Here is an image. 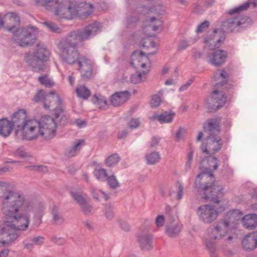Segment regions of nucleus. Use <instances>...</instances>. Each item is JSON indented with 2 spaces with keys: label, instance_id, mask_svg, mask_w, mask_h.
Segmentation results:
<instances>
[{
  "label": "nucleus",
  "instance_id": "09e8293b",
  "mask_svg": "<svg viewBox=\"0 0 257 257\" xmlns=\"http://www.w3.org/2000/svg\"><path fill=\"white\" fill-rule=\"evenodd\" d=\"M209 166L210 167H212L215 170H217L218 167V160L215 157L212 156H209L206 157Z\"/></svg>",
  "mask_w": 257,
  "mask_h": 257
},
{
  "label": "nucleus",
  "instance_id": "f3484780",
  "mask_svg": "<svg viewBox=\"0 0 257 257\" xmlns=\"http://www.w3.org/2000/svg\"><path fill=\"white\" fill-rule=\"evenodd\" d=\"M243 248L250 251L257 246V230L247 234L242 241Z\"/></svg>",
  "mask_w": 257,
  "mask_h": 257
},
{
  "label": "nucleus",
  "instance_id": "a878e982",
  "mask_svg": "<svg viewBox=\"0 0 257 257\" xmlns=\"http://www.w3.org/2000/svg\"><path fill=\"white\" fill-rule=\"evenodd\" d=\"M14 126L12 122L7 118L0 119V135L4 137L9 136Z\"/></svg>",
  "mask_w": 257,
  "mask_h": 257
},
{
  "label": "nucleus",
  "instance_id": "9d476101",
  "mask_svg": "<svg viewBox=\"0 0 257 257\" xmlns=\"http://www.w3.org/2000/svg\"><path fill=\"white\" fill-rule=\"evenodd\" d=\"M137 242L140 248L144 251H149L154 248L153 235L147 228L140 230L137 236Z\"/></svg>",
  "mask_w": 257,
  "mask_h": 257
},
{
  "label": "nucleus",
  "instance_id": "72a5a7b5",
  "mask_svg": "<svg viewBox=\"0 0 257 257\" xmlns=\"http://www.w3.org/2000/svg\"><path fill=\"white\" fill-rule=\"evenodd\" d=\"M149 71H143L142 72H137L132 74L131 77V81L133 83L138 84L146 80V75Z\"/></svg>",
  "mask_w": 257,
  "mask_h": 257
},
{
  "label": "nucleus",
  "instance_id": "680f3d73",
  "mask_svg": "<svg viewBox=\"0 0 257 257\" xmlns=\"http://www.w3.org/2000/svg\"><path fill=\"white\" fill-rule=\"evenodd\" d=\"M139 21V18L137 16H132L127 19V26L132 27Z\"/></svg>",
  "mask_w": 257,
  "mask_h": 257
},
{
  "label": "nucleus",
  "instance_id": "774afa93",
  "mask_svg": "<svg viewBox=\"0 0 257 257\" xmlns=\"http://www.w3.org/2000/svg\"><path fill=\"white\" fill-rule=\"evenodd\" d=\"M119 225L121 228L125 231H128L130 230L129 224L125 221L120 220Z\"/></svg>",
  "mask_w": 257,
  "mask_h": 257
},
{
  "label": "nucleus",
  "instance_id": "a18cd8bd",
  "mask_svg": "<svg viewBox=\"0 0 257 257\" xmlns=\"http://www.w3.org/2000/svg\"><path fill=\"white\" fill-rule=\"evenodd\" d=\"M107 183L110 188L115 189L119 186V183L116 179V177L112 175L107 177Z\"/></svg>",
  "mask_w": 257,
  "mask_h": 257
},
{
  "label": "nucleus",
  "instance_id": "6e6552de",
  "mask_svg": "<svg viewBox=\"0 0 257 257\" xmlns=\"http://www.w3.org/2000/svg\"><path fill=\"white\" fill-rule=\"evenodd\" d=\"M39 122L36 119L27 120L21 127L15 131L16 136L20 139L34 140L38 137Z\"/></svg>",
  "mask_w": 257,
  "mask_h": 257
},
{
  "label": "nucleus",
  "instance_id": "58836bf2",
  "mask_svg": "<svg viewBox=\"0 0 257 257\" xmlns=\"http://www.w3.org/2000/svg\"><path fill=\"white\" fill-rule=\"evenodd\" d=\"M38 80L41 84L49 88L52 87L54 84V82L49 77L47 74L39 76Z\"/></svg>",
  "mask_w": 257,
  "mask_h": 257
},
{
  "label": "nucleus",
  "instance_id": "393cba45",
  "mask_svg": "<svg viewBox=\"0 0 257 257\" xmlns=\"http://www.w3.org/2000/svg\"><path fill=\"white\" fill-rule=\"evenodd\" d=\"M182 226L179 223L168 224L166 225L165 233L171 238H175L179 235Z\"/></svg>",
  "mask_w": 257,
  "mask_h": 257
},
{
  "label": "nucleus",
  "instance_id": "2eb2a0df",
  "mask_svg": "<svg viewBox=\"0 0 257 257\" xmlns=\"http://www.w3.org/2000/svg\"><path fill=\"white\" fill-rule=\"evenodd\" d=\"M209 62L211 64L219 67L224 64L227 57V52L225 51L218 50L208 55Z\"/></svg>",
  "mask_w": 257,
  "mask_h": 257
},
{
  "label": "nucleus",
  "instance_id": "423d86ee",
  "mask_svg": "<svg viewBox=\"0 0 257 257\" xmlns=\"http://www.w3.org/2000/svg\"><path fill=\"white\" fill-rule=\"evenodd\" d=\"M38 3L48 10L55 9L56 15L67 19H72L76 13L73 3H59L58 0H38Z\"/></svg>",
  "mask_w": 257,
  "mask_h": 257
},
{
  "label": "nucleus",
  "instance_id": "4be33fe9",
  "mask_svg": "<svg viewBox=\"0 0 257 257\" xmlns=\"http://www.w3.org/2000/svg\"><path fill=\"white\" fill-rule=\"evenodd\" d=\"M26 118V112L23 109H20L13 115L11 122L14 126L19 128L27 121Z\"/></svg>",
  "mask_w": 257,
  "mask_h": 257
},
{
  "label": "nucleus",
  "instance_id": "b1692460",
  "mask_svg": "<svg viewBox=\"0 0 257 257\" xmlns=\"http://www.w3.org/2000/svg\"><path fill=\"white\" fill-rule=\"evenodd\" d=\"M211 99L213 103L216 102L218 103L216 106H215V104H214L215 110L220 108L224 104L226 100L224 92L218 90L213 91Z\"/></svg>",
  "mask_w": 257,
  "mask_h": 257
},
{
  "label": "nucleus",
  "instance_id": "39448f33",
  "mask_svg": "<svg viewBox=\"0 0 257 257\" xmlns=\"http://www.w3.org/2000/svg\"><path fill=\"white\" fill-rule=\"evenodd\" d=\"M203 127L208 136L206 138V146L202 145L201 149L203 153L206 154H214L222 147L221 140L217 137L220 131V118L208 119L207 126L204 123Z\"/></svg>",
  "mask_w": 257,
  "mask_h": 257
},
{
  "label": "nucleus",
  "instance_id": "7c9ffc66",
  "mask_svg": "<svg viewBox=\"0 0 257 257\" xmlns=\"http://www.w3.org/2000/svg\"><path fill=\"white\" fill-rule=\"evenodd\" d=\"M70 194L73 200L79 206L88 200L86 198V195H84L81 190L71 191Z\"/></svg>",
  "mask_w": 257,
  "mask_h": 257
},
{
  "label": "nucleus",
  "instance_id": "8fccbe9b",
  "mask_svg": "<svg viewBox=\"0 0 257 257\" xmlns=\"http://www.w3.org/2000/svg\"><path fill=\"white\" fill-rule=\"evenodd\" d=\"M219 73L220 74V77H221L222 79L224 80H223L222 81L217 83L216 85L222 86L227 83V80H225V79L228 77V74L224 70H217L216 71V74Z\"/></svg>",
  "mask_w": 257,
  "mask_h": 257
},
{
  "label": "nucleus",
  "instance_id": "1a4fd4ad",
  "mask_svg": "<svg viewBox=\"0 0 257 257\" xmlns=\"http://www.w3.org/2000/svg\"><path fill=\"white\" fill-rule=\"evenodd\" d=\"M197 214L200 220L205 223H211L218 216V211L211 205H202L198 208Z\"/></svg>",
  "mask_w": 257,
  "mask_h": 257
},
{
  "label": "nucleus",
  "instance_id": "3c124183",
  "mask_svg": "<svg viewBox=\"0 0 257 257\" xmlns=\"http://www.w3.org/2000/svg\"><path fill=\"white\" fill-rule=\"evenodd\" d=\"M104 214L105 217L109 220H111L114 217V214L110 205L108 204L106 205L104 209Z\"/></svg>",
  "mask_w": 257,
  "mask_h": 257
},
{
  "label": "nucleus",
  "instance_id": "20e7f679",
  "mask_svg": "<svg viewBox=\"0 0 257 257\" xmlns=\"http://www.w3.org/2000/svg\"><path fill=\"white\" fill-rule=\"evenodd\" d=\"M229 224V221L222 219L207 229V236L204 238L203 242L210 257H218L216 242L226 236Z\"/></svg>",
  "mask_w": 257,
  "mask_h": 257
},
{
  "label": "nucleus",
  "instance_id": "4d7b16f0",
  "mask_svg": "<svg viewBox=\"0 0 257 257\" xmlns=\"http://www.w3.org/2000/svg\"><path fill=\"white\" fill-rule=\"evenodd\" d=\"M210 23L208 21H205L199 25L197 28V33H201L209 27Z\"/></svg>",
  "mask_w": 257,
  "mask_h": 257
},
{
  "label": "nucleus",
  "instance_id": "dca6fc26",
  "mask_svg": "<svg viewBox=\"0 0 257 257\" xmlns=\"http://www.w3.org/2000/svg\"><path fill=\"white\" fill-rule=\"evenodd\" d=\"M25 60L34 71L39 72L43 70L44 66V62L40 59H39L33 53L28 54L26 56Z\"/></svg>",
  "mask_w": 257,
  "mask_h": 257
},
{
  "label": "nucleus",
  "instance_id": "e433bc0d",
  "mask_svg": "<svg viewBox=\"0 0 257 257\" xmlns=\"http://www.w3.org/2000/svg\"><path fill=\"white\" fill-rule=\"evenodd\" d=\"M76 92L77 96L82 98L83 99H87L90 95V91L88 88L84 85H82L77 88Z\"/></svg>",
  "mask_w": 257,
  "mask_h": 257
},
{
  "label": "nucleus",
  "instance_id": "13d9d810",
  "mask_svg": "<svg viewBox=\"0 0 257 257\" xmlns=\"http://www.w3.org/2000/svg\"><path fill=\"white\" fill-rule=\"evenodd\" d=\"M140 122L138 119L133 118L128 123V126L132 129H135L139 126Z\"/></svg>",
  "mask_w": 257,
  "mask_h": 257
},
{
  "label": "nucleus",
  "instance_id": "4c0bfd02",
  "mask_svg": "<svg viewBox=\"0 0 257 257\" xmlns=\"http://www.w3.org/2000/svg\"><path fill=\"white\" fill-rule=\"evenodd\" d=\"M54 94L58 97V99L56 100H53L52 99H49L47 100V103L49 105V107H44L46 109H54L55 108H59L62 106V99L60 98L59 96L54 92Z\"/></svg>",
  "mask_w": 257,
  "mask_h": 257
},
{
  "label": "nucleus",
  "instance_id": "de8ad7c7",
  "mask_svg": "<svg viewBox=\"0 0 257 257\" xmlns=\"http://www.w3.org/2000/svg\"><path fill=\"white\" fill-rule=\"evenodd\" d=\"M161 115H163L164 116L162 117V121H161V123H169L172 122L175 113L172 112L165 111L162 113Z\"/></svg>",
  "mask_w": 257,
  "mask_h": 257
},
{
  "label": "nucleus",
  "instance_id": "cd10ccee",
  "mask_svg": "<svg viewBox=\"0 0 257 257\" xmlns=\"http://www.w3.org/2000/svg\"><path fill=\"white\" fill-rule=\"evenodd\" d=\"M52 216L51 222L53 224L56 225H61L64 222V218L60 212L59 207L54 205L51 211Z\"/></svg>",
  "mask_w": 257,
  "mask_h": 257
},
{
  "label": "nucleus",
  "instance_id": "f704fd0d",
  "mask_svg": "<svg viewBox=\"0 0 257 257\" xmlns=\"http://www.w3.org/2000/svg\"><path fill=\"white\" fill-rule=\"evenodd\" d=\"M92 102L96 104L99 109H105L107 105V100L103 96L95 94L91 99Z\"/></svg>",
  "mask_w": 257,
  "mask_h": 257
},
{
  "label": "nucleus",
  "instance_id": "f257e3e1",
  "mask_svg": "<svg viewBox=\"0 0 257 257\" xmlns=\"http://www.w3.org/2000/svg\"><path fill=\"white\" fill-rule=\"evenodd\" d=\"M9 184L0 181V191H4L0 197L4 214L11 221L5 219L0 222V243L8 244L19 236L17 230H26L29 224V216L26 213L32 208V202L26 200L23 195L8 190Z\"/></svg>",
  "mask_w": 257,
  "mask_h": 257
},
{
  "label": "nucleus",
  "instance_id": "f8f14e48",
  "mask_svg": "<svg viewBox=\"0 0 257 257\" xmlns=\"http://www.w3.org/2000/svg\"><path fill=\"white\" fill-rule=\"evenodd\" d=\"M236 220L241 219L243 226L249 229H253L257 226V215L249 214L242 217L243 213L239 210H235L231 214Z\"/></svg>",
  "mask_w": 257,
  "mask_h": 257
},
{
  "label": "nucleus",
  "instance_id": "864d4df0",
  "mask_svg": "<svg viewBox=\"0 0 257 257\" xmlns=\"http://www.w3.org/2000/svg\"><path fill=\"white\" fill-rule=\"evenodd\" d=\"M186 130L180 126L176 132L175 136V141L177 142H179L183 138V136L186 134Z\"/></svg>",
  "mask_w": 257,
  "mask_h": 257
},
{
  "label": "nucleus",
  "instance_id": "338daca9",
  "mask_svg": "<svg viewBox=\"0 0 257 257\" xmlns=\"http://www.w3.org/2000/svg\"><path fill=\"white\" fill-rule=\"evenodd\" d=\"M30 167L32 168V169L33 170L38 171L41 172H46L48 170L47 168L44 166L34 165V166H31Z\"/></svg>",
  "mask_w": 257,
  "mask_h": 257
},
{
  "label": "nucleus",
  "instance_id": "49530a36",
  "mask_svg": "<svg viewBox=\"0 0 257 257\" xmlns=\"http://www.w3.org/2000/svg\"><path fill=\"white\" fill-rule=\"evenodd\" d=\"M249 4H250L249 3L243 4L238 7L235 8L230 10L228 12V14L230 15H232L235 13H238L240 12L246 10L249 7Z\"/></svg>",
  "mask_w": 257,
  "mask_h": 257
},
{
  "label": "nucleus",
  "instance_id": "bb28decb",
  "mask_svg": "<svg viewBox=\"0 0 257 257\" xmlns=\"http://www.w3.org/2000/svg\"><path fill=\"white\" fill-rule=\"evenodd\" d=\"M54 114L56 124L59 123L60 125H65L67 124L69 116L64 113L62 106L59 108H55Z\"/></svg>",
  "mask_w": 257,
  "mask_h": 257
},
{
  "label": "nucleus",
  "instance_id": "69168bd1",
  "mask_svg": "<svg viewBox=\"0 0 257 257\" xmlns=\"http://www.w3.org/2000/svg\"><path fill=\"white\" fill-rule=\"evenodd\" d=\"M31 240L33 243L35 244L36 245H40L44 243V237L43 236H38L32 238Z\"/></svg>",
  "mask_w": 257,
  "mask_h": 257
},
{
  "label": "nucleus",
  "instance_id": "c9c22d12",
  "mask_svg": "<svg viewBox=\"0 0 257 257\" xmlns=\"http://www.w3.org/2000/svg\"><path fill=\"white\" fill-rule=\"evenodd\" d=\"M147 163L151 165H154L159 162L161 159L159 152H153L146 155Z\"/></svg>",
  "mask_w": 257,
  "mask_h": 257
},
{
  "label": "nucleus",
  "instance_id": "7ed1b4c3",
  "mask_svg": "<svg viewBox=\"0 0 257 257\" xmlns=\"http://www.w3.org/2000/svg\"><path fill=\"white\" fill-rule=\"evenodd\" d=\"M215 180L212 171H203L197 175L195 181V187L198 191L203 192V199L218 203L223 193L222 187L215 185Z\"/></svg>",
  "mask_w": 257,
  "mask_h": 257
},
{
  "label": "nucleus",
  "instance_id": "bf43d9fd",
  "mask_svg": "<svg viewBox=\"0 0 257 257\" xmlns=\"http://www.w3.org/2000/svg\"><path fill=\"white\" fill-rule=\"evenodd\" d=\"M16 154L22 158L29 156L28 153L26 152V150L23 147L18 148L16 152Z\"/></svg>",
  "mask_w": 257,
  "mask_h": 257
},
{
  "label": "nucleus",
  "instance_id": "9b49d317",
  "mask_svg": "<svg viewBox=\"0 0 257 257\" xmlns=\"http://www.w3.org/2000/svg\"><path fill=\"white\" fill-rule=\"evenodd\" d=\"M77 64L79 66L81 76L84 80H90L94 77L95 74L94 65L90 60L82 56Z\"/></svg>",
  "mask_w": 257,
  "mask_h": 257
},
{
  "label": "nucleus",
  "instance_id": "0e129e2a",
  "mask_svg": "<svg viewBox=\"0 0 257 257\" xmlns=\"http://www.w3.org/2000/svg\"><path fill=\"white\" fill-rule=\"evenodd\" d=\"M155 222L158 227H161L164 225L165 217L163 215H158L156 220Z\"/></svg>",
  "mask_w": 257,
  "mask_h": 257
},
{
  "label": "nucleus",
  "instance_id": "052dcab7",
  "mask_svg": "<svg viewBox=\"0 0 257 257\" xmlns=\"http://www.w3.org/2000/svg\"><path fill=\"white\" fill-rule=\"evenodd\" d=\"M176 187L178 188V193L176 197L177 199H180L182 198L183 195V187L181 183H180L179 182H177Z\"/></svg>",
  "mask_w": 257,
  "mask_h": 257
},
{
  "label": "nucleus",
  "instance_id": "6e6d98bb",
  "mask_svg": "<svg viewBox=\"0 0 257 257\" xmlns=\"http://www.w3.org/2000/svg\"><path fill=\"white\" fill-rule=\"evenodd\" d=\"M161 101L160 97L158 95L155 94L152 96L151 105L152 107H157L160 105Z\"/></svg>",
  "mask_w": 257,
  "mask_h": 257
},
{
  "label": "nucleus",
  "instance_id": "473e14b6",
  "mask_svg": "<svg viewBox=\"0 0 257 257\" xmlns=\"http://www.w3.org/2000/svg\"><path fill=\"white\" fill-rule=\"evenodd\" d=\"M56 128L49 129V128H42L39 127L38 137L41 136L45 140H50L56 135Z\"/></svg>",
  "mask_w": 257,
  "mask_h": 257
},
{
  "label": "nucleus",
  "instance_id": "412c9836",
  "mask_svg": "<svg viewBox=\"0 0 257 257\" xmlns=\"http://www.w3.org/2000/svg\"><path fill=\"white\" fill-rule=\"evenodd\" d=\"M4 21V28L8 31L9 27L14 25L17 28V25L20 23V18L18 15L14 12L6 13L3 17Z\"/></svg>",
  "mask_w": 257,
  "mask_h": 257
},
{
  "label": "nucleus",
  "instance_id": "603ef678",
  "mask_svg": "<svg viewBox=\"0 0 257 257\" xmlns=\"http://www.w3.org/2000/svg\"><path fill=\"white\" fill-rule=\"evenodd\" d=\"M236 22H238L237 27L241 25H248L250 22V19L246 16H242L241 18H235Z\"/></svg>",
  "mask_w": 257,
  "mask_h": 257
},
{
  "label": "nucleus",
  "instance_id": "aec40b11",
  "mask_svg": "<svg viewBox=\"0 0 257 257\" xmlns=\"http://www.w3.org/2000/svg\"><path fill=\"white\" fill-rule=\"evenodd\" d=\"M131 96L129 91L125 90L115 92L110 97L111 104L114 106H118L126 102Z\"/></svg>",
  "mask_w": 257,
  "mask_h": 257
},
{
  "label": "nucleus",
  "instance_id": "0eeeda50",
  "mask_svg": "<svg viewBox=\"0 0 257 257\" xmlns=\"http://www.w3.org/2000/svg\"><path fill=\"white\" fill-rule=\"evenodd\" d=\"M8 32L13 34L12 39L15 44L21 47L32 46L36 42V37L32 33V28H17L14 25L9 27Z\"/></svg>",
  "mask_w": 257,
  "mask_h": 257
},
{
  "label": "nucleus",
  "instance_id": "c03bdc74",
  "mask_svg": "<svg viewBox=\"0 0 257 257\" xmlns=\"http://www.w3.org/2000/svg\"><path fill=\"white\" fill-rule=\"evenodd\" d=\"M94 176L96 178L101 181L105 180L107 178V174L106 170L104 169H99L96 170L94 172Z\"/></svg>",
  "mask_w": 257,
  "mask_h": 257
},
{
  "label": "nucleus",
  "instance_id": "a19ab883",
  "mask_svg": "<svg viewBox=\"0 0 257 257\" xmlns=\"http://www.w3.org/2000/svg\"><path fill=\"white\" fill-rule=\"evenodd\" d=\"M120 161V157L117 154H113L109 156L106 159L107 166L112 167L115 166Z\"/></svg>",
  "mask_w": 257,
  "mask_h": 257
},
{
  "label": "nucleus",
  "instance_id": "2f4dec72",
  "mask_svg": "<svg viewBox=\"0 0 257 257\" xmlns=\"http://www.w3.org/2000/svg\"><path fill=\"white\" fill-rule=\"evenodd\" d=\"M235 18L228 19L225 21L223 22L222 24V30L223 32L229 33L233 32L234 29L237 27V23Z\"/></svg>",
  "mask_w": 257,
  "mask_h": 257
},
{
  "label": "nucleus",
  "instance_id": "c756f323",
  "mask_svg": "<svg viewBox=\"0 0 257 257\" xmlns=\"http://www.w3.org/2000/svg\"><path fill=\"white\" fill-rule=\"evenodd\" d=\"M39 127L42 128H49V129L56 128V122L55 119L49 116H45L41 118V120L38 121Z\"/></svg>",
  "mask_w": 257,
  "mask_h": 257
},
{
  "label": "nucleus",
  "instance_id": "5701e85b",
  "mask_svg": "<svg viewBox=\"0 0 257 257\" xmlns=\"http://www.w3.org/2000/svg\"><path fill=\"white\" fill-rule=\"evenodd\" d=\"M84 140H77L74 142L72 147L65 150V155L68 158H71L76 156L80 151L82 146H84Z\"/></svg>",
  "mask_w": 257,
  "mask_h": 257
},
{
  "label": "nucleus",
  "instance_id": "f03ea898",
  "mask_svg": "<svg viewBox=\"0 0 257 257\" xmlns=\"http://www.w3.org/2000/svg\"><path fill=\"white\" fill-rule=\"evenodd\" d=\"M100 27L99 23L94 22L82 30L71 32L61 40L58 47L63 62L70 65L77 64L82 57L77 49L78 41L82 42L94 36L100 31Z\"/></svg>",
  "mask_w": 257,
  "mask_h": 257
},
{
  "label": "nucleus",
  "instance_id": "a211bd4d",
  "mask_svg": "<svg viewBox=\"0 0 257 257\" xmlns=\"http://www.w3.org/2000/svg\"><path fill=\"white\" fill-rule=\"evenodd\" d=\"M217 30L214 29L213 34L206 37L204 43L205 44V47H207L209 50H214L219 48L220 46V43L224 40V37H219L216 35Z\"/></svg>",
  "mask_w": 257,
  "mask_h": 257
},
{
  "label": "nucleus",
  "instance_id": "37998d69",
  "mask_svg": "<svg viewBox=\"0 0 257 257\" xmlns=\"http://www.w3.org/2000/svg\"><path fill=\"white\" fill-rule=\"evenodd\" d=\"M50 31L52 32L60 33L61 32V29L54 23L48 21L43 23Z\"/></svg>",
  "mask_w": 257,
  "mask_h": 257
},
{
  "label": "nucleus",
  "instance_id": "4468645a",
  "mask_svg": "<svg viewBox=\"0 0 257 257\" xmlns=\"http://www.w3.org/2000/svg\"><path fill=\"white\" fill-rule=\"evenodd\" d=\"M74 10L75 11L74 16H78L82 18H87L93 12V6L86 3H74Z\"/></svg>",
  "mask_w": 257,
  "mask_h": 257
},
{
  "label": "nucleus",
  "instance_id": "c85d7f7f",
  "mask_svg": "<svg viewBox=\"0 0 257 257\" xmlns=\"http://www.w3.org/2000/svg\"><path fill=\"white\" fill-rule=\"evenodd\" d=\"M33 54L44 62L49 60V52L44 44H38L36 51Z\"/></svg>",
  "mask_w": 257,
  "mask_h": 257
},
{
  "label": "nucleus",
  "instance_id": "5fc2aeb1",
  "mask_svg": "<svg viewBox=\"0 0 257 257\" xmlns=\"http://www.w3.org/2000/svg\"><path fill=\"white\" fill-rule=\"evenodd\" d=\"M193 151L190 152L187 156V161L185 164V170L188 172L191 168V164L193 160Z\"/></svg>",
  "mask_w": 257,
  "mask_h": 257
},
{
  "label": "nucleus",
  "instance_id": "ddd939ff",
  "mask_svg": "<svg viewBox=\"0 0 257 257\" xmlns=\"http://www.w3.org/2000/svg\"><path fill=\"white\" fill-rule=\"evenodd\" d=\"M150 65L148 56L142 51H134L131 56V65L137 69L145 68L148 64Z\"/></svg>",
  "mask_w": 257,
  "mask_h": 257
},
{
  "label": "nucleus",
  "instance_id": "79ce46f5",
  "mask_svg": "<svg viewBox=\"0 0 257 257\" xmlns=\"http://www.w3.org/2000/svg\"><path fill=\"white\" fill-rule=\"evenodd\" d=\"M44 214L43 210H38L33 217V226L34 227L39 226L42 222V217Z\"/></svg>",
  "mask_w": 257,
  "mask_h": 257
},
{
  "label": "nucleus",
  "instance_id": "6ab92c4d",
  "mask_svg": "<svg viewBox=\"0 0 257 257\" xmlns=\"http://www.w3.org/2000/svg\"><path fill=\"white\" fill-rule=\"evenodd\" d=\"M49 99H52L53 100L58 99V97L54 94V91H50L46 93L43 90L41 89L34 95L33 100L35 102L43 101L44 107H49L47 100Z\"/></svg>",
  "mask_w": 257,
  "mask_h": 257
},
{
  "label": "nucleus",
  "instance_id": "e2e57ef3",
  "mask_svg": "<svg viewBox=\"0 0 257 257\" xmlns=\"http://www.w3.org/2000/svg\"><path fill=\"white\" fill-rule=\"evenodd\" d=\"M51 240L54 242L55 243H56L58 245H63L65 242L66 241L64 238L61 237H57L56 236H53L51 237Z\"/></svg>",
  "mask_w": 257,
  "mask_h": 257
},
{
  "label": "nucleus",
  "instance_id": "ea45409f",
  "mask_svg": "<svg viewBox=\"0 0 257 257\" xmlns=\"http://www.w3.org/2000/svg\"><path fill=\"white\" fill-rule=\"evenodd\" d=\"M83 213L85 215H89L92 214L93 207L89 203V200L79 206Z\"/></svg>",
  "mask_w": 257,
  "mask_h": 257
}]
</instances>
